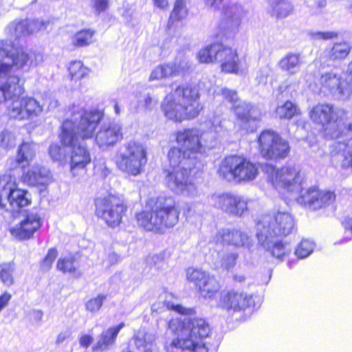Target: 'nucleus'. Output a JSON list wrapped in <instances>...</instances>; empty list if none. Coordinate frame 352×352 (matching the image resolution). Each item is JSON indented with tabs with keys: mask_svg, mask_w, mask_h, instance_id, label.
I'll list each match as a JSON object with an SVG mask.
<instances>
[{
	"mask_svg": "<svg viewBox=\"0 0 352 352\" xmlns=\"http://www.w3.org/2000/svg\"><path fill=\"white\" fill-rule=\"evenodd\" d=\"M42 54H30L24 48L0 42V104L10 102L11 118L27 120L36 117L43 106L34 98L21 97L24 88L19 72L43 62Z\"/></svg>",
	"mask_w": 352,
	"mask_h": 352,
	"instance_id": "nucleus-1",
	"label": "nucleus"
},
{
	"mask_svg": "<svg viewBox=\"0 0 352 352\" xmlns=\"http://www.w3.org/2000/svg\"><path fill=\"white\" fill-rule=\"evenodd\" d=\"M103 117L100 111H74L73 120H66L62 124L61 142L71 147V169L83 168L91 162L89 152L83 141L91 138Z\"/></svg>",
	"mask_w": 352,
	"mask_h": 352,
	"instance_id": "nucleus-2",
	"label": "nucleus"
},
{
	"mask_svg": "<svg viewBox=\"0 0 352 352\" xmlns=\"http://www.w3.org/2000/svg\"><path fill=\"white\" fill-rule=\"evenodd\" d=\"M266 172L276 190L295 195L298 204L311 210H318L329 205L335 199L333 192L320 191L315 187L303 192L305 177L298 166L290 165L276 169L270 166L267 167Z\"/></svg>",
	"mask_w": 352,
	"mask_h": 352,
	"instance_id": "nucleus-3",
	"label": "nucleus"
},
{
	"mask_svg": "<svg viewBox=\"0 0 352 352\" xmlns=\"http://www.w3.org/2000/svg\"><path fill=\"white\" fill-rule=\"evenodd\" d=\"M296 230L293 216L287 212L278 211L263 216L256 226L255 236L258 244L280 261L291 252L289 243L281 239Z\"/></svg>",
	"mask_w": 352,
	"mask_h": 352,
	"instance_id": "nucleus-4",
	"label": "nucleus"
},
{
	"mask_svg": "<svg viewBox=\"0 0 352 352\" xmlns=\"http://www.w3.org/2000/svg\"><path fill=\"white\" fill-rule=\"evenodd\" d=\"M168 328L177 332L180 331L178 338L173 340L167 348L186 349L192 352H208L204 339L211 333L209 324L203 318H185L183 321L179 318L172 319L168 322Z\"/></svg>",
	"mask_w": 352,
	"mask_h": 352,
	"instance_id": "nucleus-5",
	"label": "nucleus"
},
{
	"mask_svg": "<svg viewBox=\"0 0 352 352\" xmlns=\"http://www.w3.org/2000/svg\"><path fill=\"white\" fill-rule=\"evenodd\" d=\"M201 109L198 90L189 87H178L173 97L167 96L162 103L165 116L175 121L194 118Z\"/></svg>",
	"mask_w": 352,
	"mask_h": 352,
	"instance_id": "nucleus-6",
	"label": "nucleus"
},
{
	"mask_svg": "<svg viewBox=\"0 0 352 352\" xmlns=\"http://www.w3.org/2000/svg\"><path fill=\"white\" fill-rule=\"evenodd\" d=\"M179 211L172 197H159L150 212L137 214L138 224L148 231H162L175 226L179 220Z\"/></svg>",
	"mask_w": 352,
	"mask_h": 352,
	"instance_id": "nucleus-7",
	"label": "nucleus"
},
{
	"mask_svg": "<svg viewBox=\"0 0 352 352\" xmlns=\"http://www.w3.org/2000/svg\"><path fill=\"white\" fill-rule=\"evenodd\" d=\"M146 150L137 142L130 141L118 151L116 163L122 172L132 176L140 175L147 163Z\"/></svg>",
	"mask_w": 352,
	"mask_h": 352,
	"instance_id": "nucleus-8",
	"label": "nucleus"
},
{
	"mask_svg": "<svg viewBox=\"0 0 352 352\" xmlns=\"http://www.w3.org/2000/svg\"><path fill=\"white\" fill-rule=\"evenodd\" d=\"M218 173L223 179L236 182L254 180L258 173L255 164L238 155L225 157L219 166Z\"/></svg>",
	"mask_w": 352,
	"mask_h": 352,
	"instance_id": "nucleus-9",
	"label": "nucleus"
},
{
	"mask_svg": "<svg viewBox=\"0 0 352 352\" xmlns=\"http://www.w3.org/2000/svg\"><path fill=\"white\" fill-rule=\"evenodd\" d=\"M223 97L232 104V108L241 127L248 132H253L257 128L262 113L259 108L239 100L237 92L228 88L221 89Z\"/></svg>",
	"mask_w": 352,
	"mask_h": 352,
	"instance_id": "nucleus-10",
	"label": "nucleus"
},
{
	"mask_svg": "<svg viewBox=\"0 0 352 352\" xmlns=\"http://www.w3.org/2000/svg\"><path fill=\"white\" fill-rule=\"evenodd\" d=\"M258 143L261 155L266 160L284 159L290 151L288 142L276 132L270 129L261 133Z\"/></svg>",
	"mask_w": 352,
	"mask_h": 352,
	"instance_id": "nucleus-11",
	"label": "nucleus"
},
{
	"mask_svg": "<svg viewBox=\"0 0 352 352\" xmlns=\"http://www.w3.org/2000/svg\"><path fill=\"white\" fill-rule=\"evenodd\" d=\"M95 205L96 216L113 228L120 223L122 214L126 210L124 203L114 196L98 198L96 200Z\"/></svg>",
	"mask_w": 352,
	"mask_h": 352,
	"instance_id": "nucleus-12",
	"label": "nucleus"
},
{
	"mask_svg": "<svg viewBox=\"0 0 352 352\" xmlns=\"http://www.w3.org/2000/svg\"><path fill=\"white\" fill-rule=\"evenodd\" d=\"M192 168H164L165 182L167 186L176 193L193 196L197 192L195 185L190 179Z\"/></svg>",
	"mask_w": 352,
	"mask_h": 352,
	"instance_id": "nucleus-13",
	"label": "nucleus"
},
{
	"mask_svg": "<svg viewBox=\"0 0 352 352\" xmlns=\"http://www.w3.org/2000/svg\"><path fill=\"white\" fill-rule=\"evenodd\" d=\"M319 85L324 91H329L332 95L346 99L352 96V87L342 77L338 69H332L321 74Z\"/></svg>",
	"mask_w": 352,
	"mask_h": 352,
	"instance_id": "nucleus-14",
	"label": "nucleus"
},
{
	"mask_svg": "<svg viewBox=\"0 0 352 352\" xmlns=\"http://www.w3.org/2000/svg\"><path fill=\"white\" fill-rule=\"evenodd\" d=\"M210 199L215 208L230 215L241 217L248 210V201L240 195L229 192L214 193Z\"/></svg>",
	"mask_w": 352,
	"mask_h": 352,
	"instance_id": "nucleus-15",
	"label": "nucleus"
},
{
	"mask_svg": "<svg viewBox=\"0 0 352 352\" xmlns=\"http://www.w3.org/2000/svg\"><path fill=\"white\" fill-rule=\"evenodd\" d=\"M246 15V11L240 5L233 4L224 8L223 18L219 23L221 36L234 37L239 31L242 19Z\"/></svg>",
	"mask_w": 352,
	"mask_h": 352,
	"instance_id": "nucleus-16",
	"label": "nucleus"
},
{
	"mask_svg": "<svg viewBox=\"0 0 352 352\" xmlns=\"http://www.w3.org/2000/svg\"><path fill=\"white\" fill-rule=\"evenodd\" d=\"M42 26V23L38 20H15L11 22L7 27L8 34L14 38V41L2 40L0 42L9 43L13 46L24 48L30 54H41L28 50L25 46L19 43V40L25 38L33 32L38 30Z\"/></svg>",
	"mask_w": 352,
	"mask_h": 352,
	"instance_id": "nucleus-17",
	"label": "nucleus"
},
{
	"mask_svg": "<svg viewBox=\"0 0 352 352\" xmlns=\"http://www.w3.org/2000/svg\"><path fill=\"white\" fill-rule=\"evenodd\" d=\"M254 305L252 296L241 290L230 289L222 294L219 306L230 313H243Z\"/></svg>",
	"mask_w": 352,
	"mask_h": 352,
	"instance_id": "nucleus-18",
	"label": "nucleus"
},
{
	"mask_svg": "<svg viewBox=\"0 0 352 352\" xmlns=\"http://www.w3.org/2000/svg\"><path fill=\"white\" fill-rule=\"evenodd\" d=\"M186 277L196 285L205 298H212L220 289L217 279L205 271L189 268L187 270Z\"/></svg>",
	"mask_w": 352,
	"mask_h": 352,
	"instance_id": "nucleus-19",
	"label": "nucleus"
},
{
	"mask_svg": "<svg viewBox=\"0 0 352 352\" xmlns=\"http://www.w3.org/2000/svg\"><path fill=\"white\" fill-rule=\"evenodd\" d=\"M122 124L115 120L102 123L95 135L96 144L102 150L113 146L122 138Z\"/></svg>",
	"mask_w": 352,
	"mask_h": 352,
	"instance_id": "nucleus-20",
	"label": "nucleus"
},
{
	"mask_svg": "<svg viewBox=\"0 0 352 352\" xmlns=\"http://www.w3.org/2000/svg\"><path fill=\"white\" fill-rule=\"evenodd\" d=\"M202 133L196 128L186 129L176 133V142L180 148L189 156L198 157L204 150Z\"/></svg>",
	"mask_w": 352,
	"mask_h": 352,
	"instance_id": "nucleus-21",
	"label": "nucleus"
},
{
	"mask_svg": "<svg viewBox=\"0 0 352 352\" xmlns=\"http://www.w3.org/2000/svg\"><path fill=\"white\" fill-rule=\"evenodd\" d=\"M344 115L343 109L329 103H320L309 111L310 119L316 124L325 126L331 122L342 119Z\"/></svg>",
	"mask_w": 352,
	"mask_h": 352,
	"instance_id": "nucleus-22",
	"label": "nucleus"
},
{
	"mask_svg": "<svg viewBox=\"0 0 352 352\" xmlns=\"http://www.w3.org/2000/svg\"><path fill=\"white\" fill-rule=\"evenodd\" d=\"M216 240L223 244L244 248L250 251L254 246L252 237L245 232L236 228H224L219 230L216 234Z\"/></svg>",
	"mask_w": 352,
	"mask_h": 352,
	"instance_id": "nucleus-23",
	"label": "nucleus"
},
{
	"mask_svg": "<svg viewBox=\"0 0 352 352\" xmlns=\"http://www.w3.org/2000/svg\"><path fill=\"white\" fill-rule=\"evenodd\" d=\"M41 225V219L37 213L28 212L23 219L19 224L10 228V231L12 236L16 239L26 240L32 238Z\"/></svg>",
	"mask_w": 352,
	"mask_h": 352,
	"instance_id": "nucleus-24",
	"label": "nucleus"
},
{
	"mask_svg": "<svg viewBox=\"0 0 352 352\" xmlns=\"http://www.w3.org/2000/svg\"><path fill=\"white\" fill-rule=\"evenodd\" d=\"M331 154L332 161L342 168L352 167V138H339L332 145Z\"/></svg>",
	"mask_w": 352,
	"mask_h": 352,
	"instance_id": "nucleus-25",
	"label": "nucleus"
},
{
	"mask_svg": "<svg viewBox=\"0 0 352 352\" xmlns=\"http://www.w3.org/2000/svg\"><path fill=\"white\" fill-rule=\"evenodd\" d=\"M21 179L23 183L29 186L45 187L52 181V177L48 168L36 165L24 172Z\"/></svg>",
	"mask_w": 352,
	"mask_h": 352,
	"instance_id": "nucleus-26",
	"label": "nucleus"
},
{
	"mask_svg": "<svg viewBox=\"0 0 352 352\" xmlns=\"http://www.w3.org/2000/svg\"><path fill=\"white\" fill-rule=\"evenodd\" d=\"M179 147L171 148L168 153L169 165L164 168H193L199 163L198 157L189 156Z\"/></svg>",
	"mask_w": 352,
	"mask_h": 352,
	"instance_id": "nucleus-27",
	"label": "nucleus"
},
{
	"mask_svg": "<svg viewBox=\"0 0 352 352\" xmlns=\"http://www.w3.org/2000/svg\"><path fill=\"white\" fill-rule=\"evenodd\" d=\"M217 60L221 64V70L226 73L236 74L239 71V58L236 50L220 44Z\"/></svg>",
	"mask_w": 352,
	"mask_h": 352,
	"instance_id": "nucleus-28",
	"label": "nucleus"
},
{
	"mask_svg": "<svg viewBox=\"0 0 352 352\" xmlns=\"http://www.w3.org/2000/svg\"><path fill=\"white\" fill-rule=\"evenodd\" d=\"M36 151V145L32 142H23L19 147L15 160L10 159L8 165L10 169L17 166L25 168L33 161Z\"/></svg>",
	"mask_w": 352,
	"mask_h": 352,
	"instance_id": "nucleus-29",
	"label": "nucleus"
},
{
	"mask_svg": "<svg viewBox=\"0 0 352 352\" xmlns=\"http://www.w3.org/2000/svg\"><path fill=\"white\" fill-rule=\"evenodd\" d=\"M28 192L26 190L18 188L16 183L15 188L12 190L6 199L3 208L6 210L18 212L25 206H28L31 203V199L28 197Z\"/></svg>",
	"mask_w": 352,
	"mask_h": 352,
	"instance_id": "nucleus-30",
	"label": "nucleus"
},
{
	"mask_svg": "<svg viewBox=\"0 0 352 352\" xmlns=\"http://www.w3.org/2000/svg\"><path fill=\"white\" fill-rule=\"evenodd\" d=\"M124 326L125 324L121 322L117 326L111 327L104 330L100 334L96 344L93 346L92 350L94 351H104L108 350L111 346L114 344L118 334Z\"/></svg>",
	"mask_w": 352,
	"mask_h": 352,
	"instance_id": "nucleus-31",
	"label": "nucleus"
},
{
	"mask_svg": "<svg viewBox=\"0 0 352 352\" xmlns=\"http://www.w3.org/2000/svg\"><path fill=\"white\" fill-rule=\"evenodd\" d=\"M184 67L180 65H177L174 63L160 65L152 70L148 78V81L152 82L175 76L179 74L181 70H184Z\"/></svg>",
	"mask_w": 352,
	"mask_h": 352,
	"instance_id": "nucleus-32",
	"label": "nucleus"
},
{
	"mask_svg": "<svg viewBox=\"0 0 352 352\" xmlns=\"http://www.w3.org/2000/svg\"><path fill=\"white\" fill-rule=\"evenodd\" d=\"M267 12L277 19L288 16L293 10V6L287 0H268Z\"/></svg>",
	"mask_w": 352,
	"mask_h": 352,
	"instance_id": "nucleus-33",
	"label": "nucleus"
},
{
	"mask_svg": "<svg viewBox=\"0 0 352 352\" xmlns=\"http://www.w3.org/2000/svg\"><path fill=\"white\" fill-rule=\"evenodd\" d=\"M280 69L289 75L299 72L302 60L300 54L288 53L278 62Z\"/></svg>",
	"mask_w": 352,
	"mask_h": 352,
	"instance_id": "nucleus-34",
	"label": "nucleus"
},
{
	"mask_svg": "<svg viewBox=\"0 0 352 352\" xmlns=\"http://www.w3.org/2000/svg\"><path fill=\"white\" fill-rule=\"evenodd\" d=\"M16 178L10 174L0 175V207L4 208V201L15 188Z\"/></svg>",
	"mask_w": 352,
	"mask_h": 352,
	"instance_id": "nucleus-35",
	"label": "nucleus"
},
{
	"mask_svg": "<svg viewBox=\"0 0 352 352\" xmlns=\"http://www.w3.org/2000/svg\"><path fill=\"white\" fill-rule=\"evenodd\" d=\"M219 43H212L199 50L197 58L201 63H216L220 49Z\"/></svg>",
	"mask_w": 352,
	"mask_h": 352,
	"instance_id": "nucleus-36",
	"label": "nucleus"
},
{
	"mask_svg": "<svg viewBox=\"0 0 352 352\" xmlns=\"http://www.w3.org/2000/svg\"><path fill=\"white\" fill-rule=\"evenodd\" d=\"M74 263L75 258L72 256L60 258L58 260L56 267L59 271L65 274L68 273L75 278H79L81 276L82 273Z\"/></svg>",
	"mask_w": 352,
	"mask_h": 352,
	"instance_id": "nucleus-37",
	"label": "nucleus"
},
{
	"mask_svg": "<svg viewBox=\"0 0 352 352\" xmlns=\"http://www.w3.org/2000/svg\"><path fill=\"white\" fill-rule=\"evenodd\" d=\"M352 46L347 41L335 43L329 52L331 60L344 59L350 53Z\"/></svg>",
	"mask_w": 352,
	"mask_h": 352,
	"instance_id": "nucleus-38",
	"label": "nucleus"
},
{
	"mask_svg": "<svg viewBox=\"0 0 352 352\" xmlns=\"http://www.w3.org/2000/svg\"><path fill=\"white\" fill-rule=\"evenodd\" d=\"M155 339V334L147 332L144 329H140L133 336L135 345L140 350L154 346Z\"/></svg>",
	"mask_w": 352,
	"mask_h": 352,
	"instance_id": "nucleus-39",
	"label": "nucleus"
},
{
	"mask_svg": "<svg viewBox=\"0 0 352 352\" xmlns=\"http://www.w3.org/2000/svg\"><path fill=\"white\" fill-rule=\"evenodd\" d=\"M95 30L92 29H84L77 32L72 37V44L76 47H85L94 42Z\"/></svg>",
	"mask_w": 352,
	"mask_h": 352,
	"instance_id": "nucleus-40",
	"label": "nucleus"
},
{
	"mask_svg": "<svg viewBox=\"0 0 352 352\" xmlns=\"http://www.w3.org/2000/svg\"><path fill=\"white\" fill-rule=\"evenodd\" d=\"M299 109L291 101H286L276 108V116L280 119H291L299 113Z\"/></svg>",
	"mask_w": 352,
	"mask_h": 352,
	"instance_id": "nucleus-41",
	"label": "nucleus"
},
{
	"mask_svg": "<svg viewBox=\"0 0 352 352\" xmlns=\"http://www.w3.org/2000/svg\"><path fill=\"white\" fill-rule=\"evenodd\" d=\"M14 265L12 263H4L0 265V279L6 286L14 283L13 272Z\"/></svg>",
	"mask_w": 352,
	"mask_h": 352,
	"instance_id": "nucleus-42",
	"label": "nucleus"
},
{
	"mask_svg": "<svg viewBox=\"0 0 352 352\" xmlns=\"http://www.w3.org/2000/svg\"><path fill=\"white\" fill-rule=\"evenodd\" d=\"M219 255L220 266L227 270L232 269L236 265L239 258V254L234 252H223Z\"/></svg>",
	"mask_w": 352,
	"mask_h": 352,
	"instance_id": "nucleus-43",
	"label": "nucleus"
},
{
	"mask_svg": "<svg viewBox=\"0 0 352 352\" xmlns=\"http://www.w3.org/2000/svg\"><path fill=\"white\" fill-rule=\"evenodd\" d=\"M315 246L313 241L302 239L297 245L295 254L298 258H305L313 252Z\"/></svg>",
	"mask_w": 352,
	"mask_h": 352,
	"instance_id": "nucleus-44",
	"label": "nucleus"
},
{
	"mask_svg": "<svg viewBox=\"0 0 352 352\" xmlns=\"http://www.w3.org/2000/svg\"><path fill=\"white\" fill-rule=\"evenodd\" d=\"M69 72L72 80H78L87 74L88 69L84 67L81 61L72 62L69 66Z\"/></svg>",
	"mask_w": 352,
	"mask_h": 352,
	"instance_id": "nucleus-45",
	"label": "nucleus"
},
{
	"mask_svg": "<svg viewBox=\"0 0 352 352\" xmlns=\"http://www.w3.org/2000/svg\"><path fill=\"white\" fill-rule=\"evenodd\" d=\"M188 14V10L186 6L184 0H176L174 6L173 10L170 16V21H179L184 18Z\"/></svg>",
	"mask_w": 352,
	"mask_h": 352,
	"instance_id": "nucleus-46",
	"label": "nucleus"
},
{
	"mask_svg": "<svg viewBox=\"0 0 352 352\" xmlns=\"http://www.w3.org/2000/svg\"><path fill=\"white\" fill-rule=\"evenodd\" d=\"M107 298V295L99 294L97 296L91 298L85 303V309L87 311L95 314L100 311L104 301Z\"/></svg>",
	"mask_w": 352,
	"mask_h": 352,
	"instance_id": "nucleus-47",
	"label": "nucleus"
},
{
	"mask_svg": "<svg viewBox=\"0 0 352 352\" xmlns=\"http://www.w3.org/2000/svg\"><path fill=\"white\" fill-rule=\"evenodd\" d=\"M15 145L16 138L12 132L4 131L0 134V146L1 147L8 149Z\"/></svg>",
	"mask_w": 352,
	"mask_h": 352,
	"instance_id": "nucleus-48",
	"label": "nucleus"
},
{
	"mask_svg": "<svg viewBox=\"0 0 352 352\" xmlns=\"http://www.w3.org/2000/svg\"><path fill=\"white\" fill-rule=\"evenodd\" d=\"M58 253L56 249L51 248L49 250L47 255L42 261L41 263V269L42 271L47 272L49 271L52 265L53 262L57 257Z\"/></svg>",
	"mask_w": 352,
	"mask_h": 352,
	"instance_id": "nucleus-49",
	"label": "nucleus"
},
{
	"mask_svg": "<svg viewBox=\"0 0 352 352\" xmlns=\"http://www.w3.org/2000/svg\"><path fill=\"white\" fill-rule=\"evenodd\" d=\"M49 154L54 161L63 160L65 157V148L57 144H53L50 146Z\"/></svg>",
	"mask_w": 352,
	"mask_h": 352,
	"instance_id": "nucleus-50",
	"label": "nucleus"
},
{
	"mask_svg": "<svg viewBox=\"0 0 352 352\" xmlns=\"http://www.w3.org/2000/svg\"><path fill=\"white\" fill-rule=\"evenodd\" d=\"M157 104V100L153 98H152L150 94H146L140 97L138 99V105L140 107L144 108L145 109H152L155 107Z\"/></svg>",
	"mask_w": 352,
	"mask_h": 352,
	"instance_id": "nucleus-51",
	"label": "nucleus"
},
{
	"mask_svg": "<svg viewBox=\"0 0 352 352\" xmlns=\"http://www.w3.org/2000/svg\"><path fill=\"white\" fill-rule=\"evenodd\" d=\"M309 35L313 40H330L338 36L336 32H309Z\"/></svg>",
	"mask_w": 352,
	"mask_h": 352,
	"instance_id": "nucleus-52",
	"label": "nucleus"
},
{
	"mask_svg": "<svg viewBox=\"0 0 352 352\" xmlns=\"http://www.w3.org/2000/svg\"><path fill=\"white\" fill-rule=\"evenodd\" d=\"M271 72L272 69L270 67V66L265 65L263 67H261L257 72L256 80L260 84H265L267 82L269 76L271 74Z\"/></svg>",
	"mask_w": 352,
	"mask_h": 352,
	"instance_id": "nucleus-53",
	"label": "nucleus"
},
{
	"mask_svg": "<svg viewBox=\"0 0 352 352\" xmlns=\"http://www.w3.org/2000/svg\"><path fill=\"white\" fill-rule=\"evenodd\" d=\"M109 1L110 0H91V3L96 12L100 14L109 8Z\"/></svg>",
	"mask_w": 352,
	"mask_h": 352,
	"instance_id": "nucleus-54",
	"label": "nucleus"
},
{
	"mask_svg": "<svg viewBox=\"0 0 352 352\" xmlns=\"http://www.w3.org/2000/svg\"><path fill=\"white\" fill-rule=\"evenodd\" d=\"M327 6V0H317L316 1V7H311V12L313 14H320L322 10Z\"/></svg>",
	"mask_w": 352,
	"mask_h": 352,
	"instance_id": "nucleus-55",
	"label": "nucleus"
},
{
	"mask_svg": "<svg viewBox=\"0 0 352 352\" xmlns=\"http://www.w3.org/2000/svg\"><path fill=\"white\" fill-rule=\"evenodd\" d=\"M221 120L218 117H214L212 120H210L209 121V124L210 126H211L212 129L215 132V133H220L221 129H222V126L221 125Z\"/></svg>",
	"mask_w": 352,
	"mask_h": 352,
	"instance_id": "nucleus-56",
	"label": "nucleus"
},
{
	"mask_svg": "<svg viewBox=\"0 0 352 352\" xmlns=\"http://www.w3.org/2000/svg\"><path fill=\"white\" fill-rule=\"evenodd\" d=\"M170 309L175 311L176 312L181 314L182 315H188L190 314L192 311V309H187L184 307H183L181 305L177 304V305H171Z\"/></svg>",
	"mask_w": 352,
	"mask_h": 352,
	"instance_id": "nucleus-57",
	"label": "nucleus"
},
{
	"mask_svg": "<svg viewBox=\"0 0 352 352\" xmlns=\"http://www.w3.org/2000/svg\"><path fill=\"white\" fill-rule=\"evenodd\" d=\"M94 338L91 336L89 335H83L80 338V346L87 348L93 342Z\"/></svg>",
	"mask_w": 352,
	"mask_h": 352,
	"instance_id": "nucleus-58",
	"label": "nucleus"
},
{
	"mask_svg": "<svg viewBox=\"0 0 352 352\" xmlns=\"http://www.w3.org/2000/svg\"><path fill=\"white\" fill-rule=\"evenodd\" d=\"M12 296L8 292L3 293L0 296V311L8 305Z\"/></svg>",
	"mask_w": 352,
	"mask_h": 352,
	"instance_id": "nucleus-59",
	"label": "nucleus"
},
{
	"mask_svg": "<svg viewBox=\"0 0 352 352\" xmlns=\"http://www.w3.org/2000/svg\"><path fill=\"white\" fill-rule=\"evenodd\" d=\"M70 334L71 333L69 331H65L59 333L56 337V343L57 344L63 343L67 338L70 336Z\"/></svg>",
	"mask_w": 352,
	"mask_h": 352,
	"instance_id": "nucleus-60",
	"label": "nucleus"
},
{
	"mask_svg": "<svg viewBox=\"0 0 352 352\" xmlns=\"http://www.w3.org/2000/svg\"><path fill=\"white\" fill-rule=\"evenodd\" d=\"M223 0H204L207 6H209L214 10L220 8Z\"/></svg>",
	"mask_w": 352,
	"mask_h": 352,
	"instance_id": "nucleus-61",
	"label": "nucleus"
},
{
	"mask_svg": "<svg viewBox=\"0 0 352 352\" xmlns=\"http://www.w3.org/2000/svg\"><path fill=\"white\" fill-rule=\"evenodd\" d=\"M342 224L346 230V232H349L351 237H352V218H346Z\"/></svg>",
	"mask_w": 352,
	"mask_h": 352,
	"instance_id": "nucleus-62",
	"label": "nucleus"
},
{
	"mask_svg": "<svg viewBox=\"0 0 352 352\" xmlns=\"http://www.w3.org/2000/svg\"><path fill=\"white\" fill-rule=\"evenodd\" d=\"M109 262L111 265H114L117 263L120 260V257L116 253L112 252L109 254L108 256Z\"/></svg>",
	"mask_w": 352,
	"mask_h": 352,
	"instance_id": "nucleus-63",
	"label": "nucleus"
},
{
	"mask_svg": "<svg viewBox=\"0 0 352 352\" xmlns=\"http://www.w3.org/2000/svg\"><path fill=\"white\" fill-rule=\"evenodd\" d=\"M155 6L160 8H165L168 6V0H154Z\"/></svg>",
	"mask_w": 352,
	"mask_h": 352,
	"instance_id": "nucleus-64",
	"label": "nucleus"
}]
</instances>
